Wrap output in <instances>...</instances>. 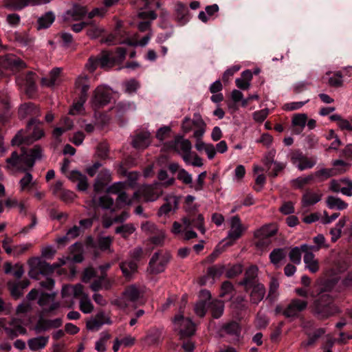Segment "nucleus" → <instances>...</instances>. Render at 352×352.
Wrapping results in <instances>:
<instances>
[{"instance_id":"obj_1","label":"nucleus","mask_w":352,"mask_h":352,"mask_svg":"<svg viewBox=\"0 0 352 352\" xmlns=\"http://www.w3.org/2000/svg\"><path fill=\"white\" fill-rule=\"evenodd\" d=\"M335 285V281L327 280L310 294L313 298L318 296L311 305V309L314 315L319 319H325L340 312L339 307L334 303L333 297L331 294Z\"/></svg>"},{"instance_id":"obj_2","label":"nucleus","mask_w":352,"mask_h":352,"mask_svg":"<svg viewBox=\"0 0 352 352\" xmlns=\"http://www.w3.org/2000/svg\"><path fill=\"white\" fill-rule=\"evenodd\" d=\"M126 55V50L122 47H118L114 51L104 50L98 56L89 57L87 66L91 72H94L98 66L102 69H109L122 64Z\"/></svg>"},{"instance_id":"obj_3","label":"nucleus","mask_w":352,"mask_h":352,"mask_svg":"<svg viewBox=\"0 0 352 352\" xmlns=\"http://www.w3.org/2000/svg\"><path fill=\"white\" fill-rule=\"evenodd\" d=\"M76 88L79 91L78 98L69 110L71 115L79 113L88 98V91L90 87V79L87 76H80L75 82Z\"/></svg>"},{"instance_id":"obj_4","label":"nucleus","mask_w":352,"mask_h":352,"mask_svg":"<svg viewBox=\"0 0 352 352\" xmlns=\"http://www.w3.org/2000/svg\"><path fill=\"white\" fill-rule=\"evenodd\" d=\"M6 163L8 168H16L21 172H26L33 168L35 161L23 149L21 155L16 151H13L10 157L6 159Z\"/></svg>"},{"instance_id":"obj_5","label":"nucleus","mask_w":352,"mask_h":352,"mask_svg":"<svg viewBox=\"0 0 352 352\" xmlns=\"http://www.w3.org/2000/svg\"><path fill=\"white\" fill-rule=\"evenodd\" d=\"M171 258L168 252L162 254L157 252L153 254L148 263L150 272L153 274H157L163 272Z\"/></svg>"},{"instance_id":"obj_6","label":"nucleus","mask_w":352,"mask_h":352,"mask_svg":"<svg viewBox=\"0 0 352 352\" xmlns=\"http://www.w3.org/2000/svg\"><path fill=\"white\" fill-rule=\"evenodd\" d=\"M25 66V62L14 54H8L0 56V75L4 74L3 69L16 72Z\"/></svg>"},{"instance_id":"obj_7","label":"nucleus","mask_w":352,"mask_h":352,"mask_svg":"<svg viewBox=\"0 0 352 352\" xmlns=\"http://www.w3.org/2000/svg\"><path fill=\"white\" fill-rule=\"evenodd\" d=\"M307 300L297 298H293L283 311V315L286 318H297L300 316V313L307 309Z\"/></svg>"},{"instance_id":"obj_8","label":"nucleus","mask_w":352,"mask_h":352,"mask_svg":"<svg viewBox=\"0 0 352 352\" xmlns=\"http://www.w3.org/2000/svg\"><path fill=\"white\" fill-rule=\"evenodd\" d=\"M30 265L32 269L29 274L32 278L35 279H39V275H49L54 271V268L50 263L38 258L32 259Z\"/></svg>"},{"instance_id":"obj_9","label":"nucleus","mask_w":352,"mask_h":352,"mask_svg":"<svg viewBox=\"0 0 352 352\" xmlns=\"http://www.w3.org/2000/svg\"><path fill=\"white\" fill-rule=\"evenodd\" d=\"M111 99V94L109 89L98 87L91 98L92 107L95 109L102 108L110 102Z\"/></svg>"},{"instance_id":"obj_10","label":"nucleus","mask_w":352,"mask_h":352,"mask_svg":"<svg viewBox=\"0 0 352 352\" xmlns=\"http://www.w3.org/2000/svg\"><path fill=\"white\" fill-rule=\"evenodd\" d=\"M250 294V300L253 305H257L265 297L266 289L263 284L258 283L243 288Z\"/></svg>"},{"instance_id":"obj_11","label":"nucleus","mask_w":352,"mask_h":352,"mask_svg":"<svg viewBox=\"0 0 352 352\" xmlns=\"http://www.w3.org/2000/svg\"><path fill=\"white\" fill-rule=\"evenodd\" d=\"M330 190L334 192H342L343 195L352 196V180L347 177L341 178L339 181L333 179L330 183Z\"/></svg>"},{"instance_id":"obj_12","label":"nucleus","mask_w":352,"mask_h":352,"mask_svg":"<svg viewBox=\"0 0 352 352\" xmlns=\"http://www.w3.org/2000/svg\"><path fill=\"white\" fill-rule=\"evenodd\" d=\"M291 160L294 164H296L298 162L297 167L300 170L311 168L316 163V160L309 159L304 155L300 150H296L292 153Z\"/></svg>"},{"instance_id":"obj_13","label":"nucleus","mask_w":352,"mask_h":352,"mask_svg":"<svg viewBox=\"0 0 352 352\" xmlns=\"http://www.w3.org/2000/svg\"><path fill=\"white\" fill-rule=\"evenodd\" d=\"M51 0H6L5 6L14 10H21L30 5L37 6L45 4Z\"/></svg>"},{"instance_id":"obj_14","label":"nucleus","mask_w":352,"mask_h":352,"mask_svg":"<svg viewBox=\"0 0 352 352\" xmlns=\"http://www.w3.org/2000/svg\"><path fill=\"white\" fill-rule=\"evenodd\" d=\"M175 19L177 23L182 26L186 25L190 19V14L188 6L179 2L175 6Z\"/></svg>"},{"instance_id":"obj_15","label":"nucleus","mask_w":352,"mask_h":352,"mask_svg":"<svg viewBox=\"0 0 352 352\" xmlns=\"http://www.w3.org/2000/svg\"><path fill=\"white\" fill-rule=\"evenodd\" d=\"M260 283L258 279V267L256 265L250 266L245 272L243 278L239 285L243 288Z\"/></svg>"},{"instance_id":"obj_16","label":"nucleus","mask_w":352,"mask_h":352,"mask_svg":"<svg viewBox=\"0 0 352 352\" xmlns=\"http://www.w3.org/2000/svg\"><path fill=\"white\" fill-rule=\"evenodd\" d=\"M132 146L136 149H144L151 144V134L148 131H138L133 136Z\"/></svg>"},{"instance_id":"obj_17","label":"nucleus","mask_w":352,"mask_h":352,"mask_svg":"<svg viewBox=\"0 0 352 352\" xmlns=\"http://www.w3.org/2000/svg\"><path fill=\"white\" fill-rule=\"evenodd\" d=\"M42 124L43 123L36 118L30 119L28 122L27 129L34 140H37L44 136L45 133L42 129Z\"/></svg>"},{"instance_id":"obj_18","label":"nucleus","mask_w":352,"mask_h":352,"mask_svg":"<svg viewBox=\"0 0 352 352\" xmlns=\"http://www.w3.org/2000/svg\"><path fill=\"white\" fill-rule=\"evenodd\" d=\"M326 333L324 328L314 329L313 331L311 329L305 330V335L307 336V340L303 342V345L307 347L314 346L316 342L322 337Z\"/></svg>"},{"instance_id":"obj_19","label":"nucleus","mask_w":352,"mask_h":352,"mask_svg":"<svg viewBox=\"0 0 352 352\" xmlns=\"http://www.w3.org/2000/svg\"><path fill=\"white\" fill-rule=\"evenodd\" d=\"M139 17L143 19L138 24V29L140 32H145L151 27L150 20H154L157 18V14L153 10L142 11L139 13Z\"/></svg>"},{"instance_id":"obj_20","label":"nucleus","mask_w":352,"mask_h":352,"mask_svg":"<svg viewBox=\"0 0 352 352\" xmlns=\"http://www.w3.org/2000/svg\"><path fill=\"white\" fill-rule=\"evenodd\" d=\"M135 109V105L133 102H119L115 107L114 111L116 112V118L120 121V125H123L124 116L129 111H133Z\"/></svg>"},{"instance_id":"obj_21","label":"nucleus","mask_w":352,"mask_h":352,"mask_svg":"<svg viewBox=\"0 0 352 352\" xmlns=\"http://www.w3.org/2000/svg\"><path fill=\"white\" fill-rule=\"evenodd\" d=\"M231 230L229 231L228 237L232 241H236L242 235L243 229L239 216H234L231 219Z\"/></svg>"},{"instance_id":"obj_22","label":"nucleus","mask_w":352,"mask_h":352,"mask_svg":"<svg viewBox=\"0 0 352 352\" xmlns=\"http://www.w3.org/2000/svg\"><path fill=\"white\" fill-rule=\"evenodd\" d=\"M179 199L175 195H169L165 198V203L160 207V214H168L170 211L178 208Z\"/></svg>"},{"instance_id":"obj_23","label":"nucleus","mask_w":352,"mask_h":352,"mask_svg":"<svg viewBox=\"0 0 352 352\" xmlns=\"http://www.w3.org/2000/svg\"><path fill=\"white\" fill-rule=\"evenodd\" d=\"M322 194L314 192L310 190H307L302 197V206L307 208L313 206L321 200Z\"/></svg>"},{"instance_id":"obj_24","label":"nucleus","mask_w":352,"mask_h":352,"mask_svg":"<svg viewBox=\"0 0 352 352\" xmlns=\"http://www.w3.org/2000/svg\"><path fill=\"white\" fill-rule=\"evenodd\" d=\"M10 105L6 96H0V121L6 123L11 116Z\"/></svg>"},{"instance_id":"obj_25","label":"nucleus","mask_w":352,"mask_h":352,"mask_svg":"<svg viewBox=\"0 0 352 352\" xmlns=\"http://www.w3.org/2000/svg\"><path fill=\"white\" fill-rule=\"evenodd\" d=\"M221 336L228 334L234 336H239L241 333V327L239 324L235 321H231L224 324L220 329Z\"/></svg>"},{"instance_id":"obj_26","label":"nucleus","mask_w":352,"mask_h":352,"mask_svg":"<svg viewBox=\"0 0 352 352\" xmlns=\"http://www.w3.org/2000/svg\"><path fill=\"white\" fill-rule=\"evenodd\" d=\"M49 342V336H38L33 338L28 341L30 350L35 351L45 348Z\"/></svg>"},{"instance_id":"obj_27","label":"nucleus","mask_w":352,"mask_h":352,"mask_svg":"<svg viewBox=\"0 0 352 352\" xmlns=\"http://www.w3.org/2000/svg\"><path fill=\"white\" fill-rule=\"evenodd\" d=\"M37 107L32 102H28L21 104L19 109V116L23 119L28 116H35L38 113Z\"/></svg>"},{"instance_id":"obj_28","label":"nucleus","mask_w":352,"mask_h":352,"mask_svg":"<svg viewBox=\"0 0 352 352\" xmlns=\"http://www.w3.org/2000/svg\"><path fill=\"white\" fill-rule=\"evenodd\" d=\"M55 20L54 14L51 12H47L37 20L38 30L47 29L50 27Z\"/></svg>"},{"instance_id":"obj_29","label":"nucleus","mask_w":352,"mask_h":352,"mask_svg":"<svg viewBox=\"0 0 352 352\" xmlns=\"http://www.w3.org/2000/svg\"><path fill=\"white\" fill-rule=\"evenodd\" d=\"M225 267L223 265H212L209 267L207 270V275L201 279V284H205V279L211 278L214 280L216 278H219L224 272Z\"/></svg>"},{"instance_id":"obj_30","label":"nucleus","mask_w":352,"mask_h":352,"mask_svg":"<svg viewBox=\"0 0 352 352\" xmlns=\"http://www.w3.org/2000/svg\"><path fill=\"white\" fill-rule=\"evenodd\" d=\"M110 177L111 175L108 170H105L104 171L100 172L94 184V190L97 192L101 191L105 186L107 182L110 180Z\"/></svg>"},{"instance_id":"obj_31","label":"nucleus","mask_w":352,"mask_h":352,"mask_svg":"<svg viewBox=\"0 0 352 352\" xmlns=\"http://www.w3.org/2000/svg\"><path fill=\"white\" fill-rule=\"evenodd\" d=\"M327 205L330 209L342 210L348 207V204L339 197L329 196L327 198Z\"/></svg>"},{"instance_id":"obj_32","label":"nucleus","mask_w":352,"mask_h":352,"mask_svg":"<svg viewBox=\"0 0 352 352\" xmlns=\"http://www.w3.org/2000/svg\"><path fill=\"white\" fill-rule=\"evenodd\" d=\"M5 273L12 274L16 278H21L24 273L23 267L20 264L12 265L10 263H6L4 266Z\"/></svg>"},{"instance_id":"obj_33","label":"nucleus","mask_w":352,"mask_h":352,"mask_svg":"<svg viewBox=\"0 0 352 352\" xmlns=\"http://www.w3.org/2000/svg\"><path fill=\"white\" fill-rule=\"evenodd\" d=\"M119 0H104L103 3H104L105 8H96L94 9L91 12H90L89 13V15H88L89 19H91L96 16H98L100 17L103 16L107 11V8L113 6Z\"/></svg>"},{"instance_id":"obj_34","label":"nucleus","mask_w":352,"mask_h":352,"mask_svg":"<svg viewBox=\"0 0 352 352\" xmlns=\"http://www.w3.org/2000/svg\"><path fill=\"white\" fill-rule=\"evenodd\" d=\"M61 72V69L58 67L54 68L48 76L42 78L41 82L43 85L52 87L55 85L56 82Z\"/></svg>"},{"instance_id":"obj_35","label":"nucleus","mask_w":352,"mask_h":352,"mask_svg":"<svg viewBox=\"0 0 352 352\" xmlns=\"http://www.w3.org/2000/svg\"><path fill=\"white\" fill-rule=\"evenodd\" d=\"M209 308L212 318L218 319L223 314L224 304L221 300H214L209 303Z\"/></svg>"},{"instance_id":"obj_36","label":"nucleus","mask_w":352,"mask_h":352,"mask_svg":"<svg viewBox=\"0 0 352 352\" xmlns=\"http://www.w3.org/2000/svg\"><path fill=\"white\" fill-rule=\"evenodd\" d=\"M70 249L72 253L74 254L72 258L73 262L76 263H80L82 262L84 260V256L82 254V245L79 242H76L70 247Z\"/></svg>"},{"instance_id":"obj_37","label":"nucleus","mask_w":352,"mask_h":352,"mask_svg":"<svg viewBox=\"0 0 352 352\" xmlns=\"http://www.w3.org/2000/svg\"><path fill=\"white\" fill-rule=\"evenodd\" d=\"M279 287V282L277 278L272 277L270 282V288L267 299L270 302L276 300L278 296V289Z\"/></svg>"},{"instance_id":"obj_38","label":"nucleus","mask_w":352,"mask_h":352,"mask_svg":"<svg viewBox=\"0 0 352 352\" xmlns=\"http://www.w3.org/2000/svg\"><path fill=\"white\" fill-rule=\"evenodd\" d=\"M262 234L265 238L258 240L256 242V246L258 248L264 249L267 248L270 243L269 238L274 236L276 233V230H272L270 232L267 231L266 228H263L261 230Z\"/></svg>"},{"instance_id":"obj_39","label":"nucleus","mask_w":352,"mask_h":352,"mask_svg":"<svg viewBox=\"0 0 352 352\" xmlns=\"http://www.w3.org/2000/svg\"><path fill=\"white\" fill-rule=\"evenodd\" d=\"M35 76L34 73L29 72L25 77V89L28 94L34 93L36 89Z\"/></svg>"},{"instance_id":"obj_40","label":"nucleus","mask_w":352,"mask_h":352,"mask_svg":"<svg viewBox=\"0 0 352 352\" xmlns=\"http://www.w3.org/2000/svg\"><path fill=\"white\" fill-rule=\"evenodd\" d=\"M286 256V252L283 248H275L270 254V261L276 265L284 259Z\"/></svg>"},{"instance_id":"obj_41","label":"nucleus","mask_w":352,"mask_h":352,"mask_svg":"<svg viewBox=\"0 0 352 352\" xmlns=\"http://www.w3.org/2000/svg\"><path fill=\"white\" fill-rule=\"evenodd\" d=\"M157 179L162 183V186L165 188L173 186L175 182L174 177H168L167 171L164 169H160L158 172Z\"/></svg>"},{"instance_id":"obj_42","label":"nucleus","mask_w":352,"mask_h":352,"mask_svg":"<svg viewBox=\"0 0 352 352\" xmlns=\"http://www.w3.org/2000/svg\"><path fill=\"white\" fill-rule=\"evenodd\" d=\"M121 270L126 277H129L132 273L137 271L138 265L134 261L122 263L120 265Z\"/></svg>"},{"instance_id":"obj_43","label":"nucleus","mask_w":352,"mask_h":352,"mask_svg":"<svg viewBox=\"0 0 352 352\" xmlns=\"http://www.w3.org/2000/svg\"><path fill=\"white\" fill-rule=\"evenodd\" d=\"M209 308V305L205 300H199L195 305V312L200 318L205 316L207 308Z\"/></svg>"},{"instance_id":"obj_44","label":"nucleus","mask_w":352,"mask_h":352,"mask_svg":"<svg viewBox=\"0 0 352 352\" xmlns=\"http://www.w3.org/2000/svg\"><path fill=\"white\" fill-rule=\"evenodd\" d=\"M302 252V251L301 250V246L300 248H293L289 253V260L294 264H300L301 262Z\"/></svg>"},{"instance_id":"obj_45","label":"nucleus","mask_w":352,"mask_h":352,"mask_svg":"<svg viewBox=\"0 0 352 352\" xmlns=\"http://www.w3.org/2000/svg\"><path fill=\"white\" fill-rule=\"evenodd\" d=\"M80 309L84 314H89L94 310V305L88 296H84L80 299Z\"/></svg>"},{"instance_id":"obj_46","label":"nucleus","mask_w":352,"mask_h":352,"mask_svg":"<svg viewBox=\"0 0 352 352\" xmlns=\"http://www.w3.org/2000/svg\"><path fill=\"white\" fill-rule=\"evenodd\" d=\"M8 287L10 292V294L13 298L18 299L23 296V291L19 287V284L17 283H12L9 281L8 283Z\"/></svg>"},{"instance_id":"obj_47","label":"nucleus","mask_w":352,"mask_h":352,"mask_svg":"<svg viewBox=\"0 0 352 352\" xmlns=\"http://www.w3.org/2000/svg\"><path fill=\"white\" fill-rule=\"evenodd\" d=\"M313 179V175H310L305 177H299L292 180V186L296 188L303 189L304 186Z\"/></svg>"},{"instance_id":"obj_48","label":"nucleus","mask_w":352,"mask_h":352,"mask_svg":"<svg viewBox=\"0 0 352 352\" xmlns=\"http://www.w3.org/2000/svg\"><path fill=\"white\" fill-rule=\"evenodd\" d=\"M314 248V246H309L307 244L301 245V250L302 252H305L304 255V262L305 263H309L310 262L314 261V254L310 252V250H312Z\"/></svg>"},{"instance_id":"obj_49","label":"nucleus","mask_w":352,"mask_h":352,"mask_svg":"<svg viewBox=\"0 0 352 352\" xmlns=\"http://www.w3.org/2000/svg\"><path fill=\"white\" fill-rule=\"evenodd\" d=\"M192 226L198 229L202 234H204L206 229L204 228V218L201 214L197 216H192Z\"/></svg>"},{"instance_id":"obj_50","label":"nucleus","mask_w":352,"mask_h":352,"mask_svg":"<svg viewBox=\"0 0 352 352\" xmlns=\"http://www.w3.org/2000/svg\"><path fill=\"white\" fill-rule=\"evenodd\" d=\"M97 317L99 319H94L87 322V328L89 330H98L104 324L102 319L104 318L103 314H98Z\"/></svg>"},{"instance_id":"obj_51","label":"nucleus","mask_w":352,"mask_h":352,"mask_svg":"<svg viewBox=\"0 0 352 352\" xmlns=\"http://www.w3.org/2000/svg\"><path fill=\"white\" fill-rule=\"evenodd\" d=\"M307 121V116L305 113H298L292 118L293 126L305 127Z\"/></svg>"},{"instance_id":"obj_52","label":"nucleus","mask_w":352,"mask_h":352,"mask_svg":"<svg viewBox=\"0 0 352 352\" xmlns=\"http://www.w3.org/2000/svg\"><path fill=\"white\" fill-rule=\"evenodd\" d=\"M135 231V228L133 225L125 224L120 226L116 229V232L121 234L124 238L128 237L129 235Z\"/></svg>"},{"instance_id":"obj_53","label":"nucleus","mask_w":352,"mask_h":352,"mask_svg":"<svg viewBox=\"0 0 352 352\" xmlns=\"http://www.w3.org/2000/svg\"><path fill=\"white\" fill-rule=\"evenodd\" d=\"M111 338V335L109 333L104 334L96 342L95 349L98 352H105L106 351V342Z\"/></svg>"},{"instance_id":"obj_54","label":"nucleus","mask_w":352,"mask_h":352,"mask_svg":"<svg viewBox=\"0 0 352 352\" xmlns=\"http://www.w3.org/2000/svg\"><path fill=\"white\" fill-rule=\"evenodd\" d=\"M124 294L127 298L132 302L138 300L140 298L139 290L134 286H131L127 288L124 292Z\"/></svg>"},{"instance_id":"obj_55","label":"nucleus","mask_w":352,"mask_h":352,"mask_svg":"<svg viewBox=\"0 0 352 352\" xmlns=\"http://www.w3.org/2000/svg\"><path fill=\"white\" fill-rule=\"evenodd\" d=\"M177 179L185 184L188 185L192 183V175L184 168L179 170L177 174Z\"/></svg>"},{"instance_id":"obj_56","label":"nucleus","mask_w":352,"mask_h":352,"mask_svg":"<svg viewBox=\"0 0 352 352\" xmlns=\"http://www.w3.org/2000/svg\"><path fill=\"white\" fill-rule=\"evenodd\" d=\"M243 270V267L241 264H235L232 265L228 270L226 272V276L230 278H234L240 274L242 273Z\"/></svg>"},{"instance_id":"obj_57","label":"nucleus","mask_w":352,"mask_h":352,"mask_svg":"<svg viewBox=\"0 0 352 352\" xmlns=\"http://www.w3.org/2000/svg\"><path fill=\"white\" fill-rule=\"evenodd\" d=\"M274 156L275 152L270 151L265 155L263 160V163L264 164L267 170H270L272 168V166L274 165L276 162L274 160Z\"/></svg>"},{"instance_id":"obj_58","label":"nucleus","mask_w":352,"mask_h":352,"mask_svg":"<svg viewBox=\"0 0 352 352\" xmlns=\"http://www.w3.org/2000/svg\"><path fill=\"white\" fill-rule=\"evenodd\" d=\"M113 203V199L107 195L100 197L98 201L99 206L104 209L111 208Z\"/></svg>"},{"instance_id":"obj_59","label":"nucleus","mask_w":352,"mask_h":352,"mask_svg":"<svg viewBox=\"0 0 352 352\" xmlns=\"http://www.w3.org/2000/svg\"><path fill=\"white\" fill-rule=\"evenodd\" d=\"M62 45L65 47H71L74 43L72 35L68 32H63L60 35Z\"/></svg>"},{"instance_id":"obj_60","label":"nucleus","mask_w":352,"mask_h":352,"mask_svg":"<svg viewBox=\"0 0 352 352\" xmlns=\"http://www.w3.org/2000/svg\"><path fill=\"white\" fill-rule=\"evenodd\" d=\"M55 295L54 294H48L45 292H42L38 300V303L40 306H45L49 304L51 301H53L54 299Z\"/></svg>"},{"instance_id":"obj_61","label":"nucleus","mask_w":352,"mask_h":352,"mask_svg":"<svg viewBox=\"0 0 352 352\" xmlns=\"http://www.w3.org/2000/svg\"><path fill=\"white\" fill-rule=\"evenodd\" d=\"M125 91L127 93H134L140 87L139 83L135 79H131L124 82Z\"/></svg>"},{"instance_id":"obj_62","label":"nucleus","mask_w":352,"mask_h":352,"mask_svg":"<svg viewBox=\"0 0 352 352\" xmlns=\"http://www.w3.org/2000/svg\"><path fill=\"white\" fill-rule=\"evenodd\" d=\"M35 331L37 333H41L48 331L47 319L41 317L34 327Z\"/></svg>"},{"instance_id":"obj_63","label":"nucleus","mask_w":352,"mask_h":352,"mask_svg":"<svg viewBox=\"0 0 352 352\" xmlns=\"http://www.w3.org/2000/svg\"><path fill=\"white\" fill-rule=\"evenodd\" d=\"M234 290V288L232 283L230 281H225L222 283L220 296L221 297H225L226 295L232 294Z\"/></svg>"},{"instance_id":"obj_64","label":"nucleus","mask_w":352,"mask_h":352,"mask_svg":"<svg viewBox=\"0 0 352 352\" xmlns=\"http://www.w3.org/2000/svg\"><path fill=\"white\" fill-rule=\"evenodd\" d=\"M269 111L267 109L256 111L253 113V118L256 122H263L268 116Z\"/></svg>"}]
</instances>
